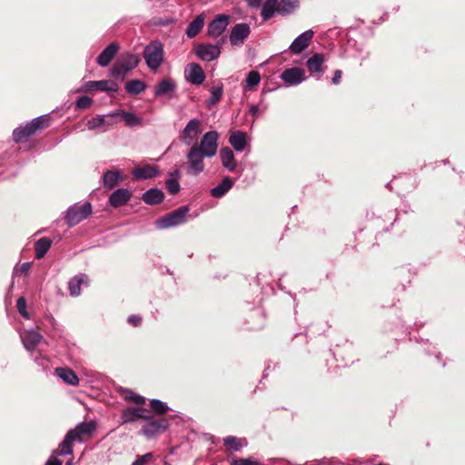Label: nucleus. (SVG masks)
Masks as SVG:
<instances>
[{
  "label": "nucleus",
  "instance_id": "ddd939ff",
  "mask_svg": "<svg viewBox=\"0 0 465 465\" xmlns=\"http://www.w3.org/2000/svg\"><path fill=\"white\" fill-rule=\"evenodd\" d=\"M94 90L116 92L118 90V84L112 80L87 81L82 84L78 92H91Z\"/></svg>",
  "mask_w": 465,
  "mask_h": 465
},
{
  "label": "nucleus",
  "instance_id": "f257e3e1",
  "mask_svg": "<svg viewBox=\"0 0 465 465\" xmlns=\"http://www.w3.org/2000/svg\"><path fill=\"white\" fill-rule=\"evenodd\" d=\"M140 63L137 54L126 53L122 54L110 69L111 76L124 80L128 72L135 68Z\"/></svg>",
  "mask_w": 465,
  "mask_h": 465
},
{
  "label": "nucleus",
  "instance_id": "c9c22d12",
  "mask_svg": "<svg viewBox=\"0 0 465 465\" xmlns=\"http://www.w3.org/2000/svg\"><path fill=\"white\" fill-rule=\"evenodd\" d=\"M232 184L233 182L232 179L230 177H225L220 184L212 189L211 194L216 198L222 197L232 187Z\"/></svg>",
  "mask_w": 465,
  "mask_h": 465
},
{
  "label": "nucleus",
  "instance_id": "a19ab883",
  "mask_svg": "<svg viewBox=\"0 0 465 465\" xmlns=\"http://www.w3.org/2000/svg\"><path fill=\"white\" fill-rule=\"evenodd\" d=\"M32 264L33 263H16L12 273L13 281L21 277L26 278Z\"/></svg>",
  "mask_w": 465,
  "mask_h": 465
},
{
  "label": "nucleus",
  "instance_id": "4d7b16f0",
  "mask_svg": "<svg viewBox=\"0 0 465 465\" xmlns=\"http://www.w3.org/2000/svg\"><path fill=\"white\" fill-rule=\"evenodd\" d=\"M341 74H342V73H341V70H336V71L334 72V75H333V77H332V83H333L334 84H340V81H341Z\"/></svg>",
  "mask_w": 465,
  "mask_h": 465
},
{
  "label": "nucleus",
  "instance_id": "cd10ccee",
  "mask_svg": "<svg viewBox=\"0 0 465 465\" xmlns=\"http://www.w3.org/2000/svg\"><path fill=\"white\" fill-rule=\"evenodd\" d=\"M324 55L322 54H314L307 62L306 66L311 74L322 73V64L324 63Z\"/></svg>",
  "mask_w": 465,
  "mask_h": 465
},
{
  "label": "nucleus",
  "instance_id": "9d476101",
  "mask_svg": "<svg viewBox=\"0 0 465 465\" xmlns=\"http://www.w3.org/2000/svg\"><path fill=\"white\" fill-rule=\"evenodd\" d=\"M230 24V15H218L213 19L207 26V35L211 38L221 36Z\"/></svg>",
  "mask_w": 465,
  "mask_h": 465
},
{
  "label": "nucleus",
  "instance_id": "bf43d9fd",
  "mask_svg": "<svg viewBox=\"0 0 465 465\" xmlns=\"http://www.w3.org/2000/svg\"><path fill=\"white\" fill-rule=\"evenodd\" d=\"M122 112L123 111H121V110H115V111H114V112H112V113H110V114H108L106 115H107L108 118L109 117H115V116H118V115H122Z\"/></svg>",
  "mask_w": 465,
  "mask_h": 465
},
{
  "label": "nucleus",
  "instance_id": "7c9ffc66",
  "mask_svg": "<svg viewBox=\"0 0 465 465\" xmlns=\"http://www.w3.org/2000/svg\"><path fill=\"white\" fill-rule=\"evenodd\" d=\"M223 445L228 448V451L239 452L247 445L245 439H240L235 436H227L223 439Z\"/></svg>",
  "mask_w": 465,
  "mask_h": 465
},
{
  "label": "nucleus",
  "instance_id": "79ce46f5",
  "mask_svg": "<svg viewBox=\"0 0 465 465\" xmlns=\"http://www.w3.org/2000/svg\"><path fill=\"white\" fill-rule=\"evenodd\" d=\"M223 88L222 85L213 86L210 90V97L206 101L208 107L215 105L222 98Z\"/></svg>",
  "mask_w": 465,
  "mask_h": 465
},
{
  "label": "nucleus",
  "instance_id": "603ef678",
  "mask_svg": "<svg viewBox=\"0 0 465 465\" xmlns=\"http://www.w3.org/2000/svg\"><path fill=\"white\" fill-rule=\"evenodd\" d=\"M127 322L134 327H137L142 323V317L134 314L130 315L127 318Z\"/></svg>",
  "mask_w": 465,
  "mask_h": 465
},
{
  "label": "nucleus",
  "instance_id": "13d9d810",
  "mask_svg": "<svg viewBox=\"0 0 465 465\" xmlns=\"http://www.w3.org/2000/svg\"><path fill=\"white\" fill-rule=\"evenodd\" d=\"M249 6L257 8L262 5V0H246Z\"/></svg>",
  "mask_w": 465,
  "mask_h": 465
},
{
  "label": "nucleus",
  "instance_id": "6e6d98bb",
  "mask_svg": "<svg viewBox=\"0 0 465 465\" xmlns=\"http://www.w3.org/2000/svg\"><path fill=\"white\" fill-rule=\"evenodd\" d=\"M45 465H63V463L62 460L52 456L45 461Z\"/></svg>",
  "mask_w": 465,
  "mask_h": 465
},
{
  "label": "nucleus",
  "instance_id": "0e129e2a",
  "mask_svg": "<svg viewBox=\"0 0 465 465\" xmlns=\"http://www.w3.org/2000/svg\"><path fill=\"white\" fill-rule=\"evenodd\" d=\"M420 342H424V344H427V343H429V340H423V339H421Z\"/></svg>",
  "mask_w": 465,
  "mask_h": 465
},
{
  "label": "nucleus",
  "instance_id": "e2e57ef3",
  "mask_svg": "<svg viewBox=\"0 0 465 465\" xmlns=\"http://www.w3.org/2000/svg\"><path fill=\"white\" fill-rule=\"evenodd\" d=\"M440 358H441V354H440V352H438V353L436 354V359L440 361Z\"/></svg>",
  "mask_w": 465,
  "mask_h": 465
},
{
  "label": "nucleus",
  "instance_id": "4c0bfd02",
  "mask_svg": "<svg viewBox=\"0 0 465 465\" xmlns=\"http://www.w3.org/2000/svg\"><path fill=\"white\" fill-rule=\"evenodd\" d=\"M146 89V84L138 79L128 81L125 84V90L133 95L139 94Z\"/></svg>",
  "mask_w": 465,
  "mask_h": 465
},
{
  "label": "nucleus",
  "instance_id": "de8ad7c7",
  "mask_svg": "<svg viewBox=\"0 0 465 465\" xmlns=\"http://www.w3.org/2000/svg\"><path fill=\"white\" fill-rule=\"evenodd\" d=\"M27 303L25 297L21 296L16 301V308L18 312L25 319H30L29 312L26 310Z\"/></svg>",
  "mask_w": 465,
  "mask_h": 465
},
{
  "label": "nucleus",
  "instance_id": "f704fd0d",
  "mask_svg": "<svg viewBox=\"0 0 465 465\" xmlns=\"http://www.w3.org/2000/svg\"><path fill=\"white\" fill-rule=\"evenodd\" d=\"M94 429H95V425L94 424V422L82 421V422L78 423L74 429H71L69 430L71 432H73V434L74 435V437L77 440H80V437L82 435L91 434L94 430Z\"/></svg>",
  "mask_w": 465,
  "mask_h": 465
},
{
  "label": "nucleus",
  "instance_id": "f8f14e48",
  "mask_svg": "<svg viewBox=\"0 0 465 465\" xmlns=\"http://www.w3.org/2000/svg\"><path fill=\"white\" fill-rule=\"evenodd\" d=\"M200 134L201 121L196 118L191 119L182 131V142L186 145H193Z\"/></svg>",
  "mask_w": 465,
  "mask_h": 465
},
{
  "label": "nucleus",
  "instance_id": "c85d7f7f",
  "mask_svg": "<svg viewBox=\"0 0 465 465\" xmlns=\"http://www.w3.org/2000/svg\"><path fill=\"white\" fill-rule=\"evenodd\" d=\"M229 143L236 152H242L246 146V134L242 131L232 132Z\"/></svg>",
  "mask_w": 465,
  "mask_h": 465
},
{
  "label": "nucleus",
  "instance_id": "0eeeda50",
  "mask_svg": "<svg viewBox=\"0 0 465 465\" xmlns=\"http://www.w3.org/2000/svg\"><path fill=\"white\" fill-rule=\"evenodd\" d=\"M205 154L200 153L198 148L191 146L189 149L186 159H187V173L191 175H198L204 171Z\"/></svg>",
  "mask_w": 465,
  "mask_h": 465
},
{
  "label": "nucleus",
  "instance_id": "a18cd8bd",
  "mask_svg": "<svg viewBox=\"0 0 465 465\" xmlns=\"http://www.w3.org/2000/svg\"><path fill=\"white\" fill-rule=\"evenodd\" d=\"M122 116L129 126H136L142 123V119L131 112H122Z\"/></svg>",
  "mask_w": 465,
  "mask_h": 465
},
{
  "label": "nucleus",
  "instance_id": "69168bd1",
  "mask_svg": "<svg viewBox=\"0 0 465 465\" xmlns=\"http://www.w3.org/2000/svg\"><path fill=\"white\" fill-rule=\"evenodd\" d=\"M424 350H425V351H426L427 353H430V352H431V351H430V349H429V348H428V349H427V348H425Z\"/></svg>",
  "mask_w": 465,
  "mask_h": 465
},
{
  "label": "nucleus",
  "instance_id": "6ab92c4d",
  "mask_svg": "<svg viewBox=\"0 0 465 465\" xmlns=\"http://www.w3.org/2000/svg\"><path fill=\"white\" fill-rule=\"evenodd\" d=\"M89 285V277L84 273H79L74 276L68 282L69 292L73 297H78L81 294V287Z\"/></svg>",
  "mask_w": 465,
  "mask_h": 465
},
{
  "label": "nucleus",
  "instance_id": "a211bd4d",
  "mask_svg": "<svg viewBox=\"0 0 465 465\" xmlns=\"http://www.w3.org/2000/svg\"><path fill=\"white\" fill-rule=\"evenodd\" d=\"M186 80L193 84H201L205 79L203 68L194 63L189 64L184 71Z\"/></svg>",
  "mask_w": 465,
  "mask_h": 465
},
{
  "label": "nucleus",
  "instance_id": "f03ea898",
  "mask_svg": "<svg viewBox=\"0 0 465 465\" xmlns=\"http://www.w3.org/2000/svg\"><path fill=\"white\" fill-rule=\"evenodd\" d=\"M49 118L47 115H41L35 118L25 126L17 127L13 132L15 142L19 143L34 134L37 130L48 126Z\"/></svg>",
  "mask_w": 465,
  "mask_h": 465
},
{
  "label": "nucleus",
  "instance_id": "393cba45",
  "mask_svg": "<svg viewBox=\"0 0 465 465\" xmlns=\"http://www.w3.org/2000/svg\"><path fill=\"white\" fill-rule=\"evenodd\" d=\"M220 156L223 166L231 172L236 170L237 162L234 157L233 152L229 147H224L220 151Z\"/></svg>",
  "mask_w": 465,
  "mask_h": 465
},
{
  "label": "nucleus",
  "instance_id": "aec40b11",
  "mask_svg": "<svg viewBox=\"0 0 465 465\" xmlns=\"http://www.w3.org/2000/svg\"><path fill=\"white\" fill-rule=\"evenodd\" d=\"M281 78L289 85H297L306 79L304 76V71L298 67L283 71Z\"/></svg>",
  "mask_w": 465,
  "mask_h": 465
},
{
  "label": "nucleus",
  "instance_id": "7ed1b4c3",
  "mask_svg": "<svg viewBox=\"0 0 465 465\" xmlns=\"http://www.w3.org/2000/svg\"><path fill=\"white\" fill-rule=\"evenodd\" d=\"M163 48L160 42L153 41L144 47L143 58L151 70H157L163 61Z\"/></svg>",
  "mask_w": 465,
  "mask_h": 465
},
{
  "label": "nucleus",
  "instance_id": "bb28decb",
  "mask_svg": "<svg viewBox=\"0 0 465 465\" xmlns=\"http://www.w3.org/2000/svg\"><path fill=\"white\" fill-rule=\"evenodd\" d=\"M158 170L153 165H143L136 167L133 170V175L135 179H150L157 176Z\"/></svg>",
  "mask_w": 465,
  "mask_h": 465
},
{
  "label": "nucleus",
  "instance_id": "5fc2aeb1",
  "mask_svg": "<svg viewBox=\"0 0 465 465\" xmlns=\"http://www.w3.org/2000/svg\"><path fill=\"white\" fill-rule=\"evenodd\" d=\"M157 270L162 273V274H170V275H173L174 274V271L173 269H171L170 267H168L167 265L163 264V263H159V266L157 268Z\"/></svg>",
  "mask_w": 465,
  "mask_h": 465
},
{
  "label": "nucleus",
  "instance_id": "8fccbe9b",
  "mask_svg": "<svg viewBox=\"0 0 465 465\" xmlns=\"http://www.w3.org/2000/svg\"><path fill=\"white\" fill-rule=\"evenodd\" d=\"M153 457V454L152 452H147L143 455H137L132 465H145Z\"/></svg>",
  "mask_w": 465,
  "mask_h": 465
},
{
  "label": "nucleus",
  "instance_id": "1a4fd4ad",
  "mask_svg": "<svg viewBox=\"0 0 465 465\" xmlns=\"http://www.w3.org/2000/svg\"><path fill=\"white\" fill-rule=\"evenodd\" d=\"M169 428V421L166 419L151 420L143 425L141 434L147 439H153L164 432Z\"/></svg>",
  "mask_w": 465,
  "mask_h": 465
},
{
  "label": "nucleus",
  "instance_id": "052dcab7",
  "mask_svg": "<svg viewBox=\"0 0 465 465\" xmlns=\"http://www.w3.org/2000/svg\"><path fill=\"white\" fill-rule=\"evenodd\" d=\"M259 112V107L258 105H252L251 108H250V113L253 115L257 114Z\"/></svg>",
  "mask_w": 465,
  "mask_h": 465
},
{
  "label": "nucleus",
  "instance_id": "864d4df0",
  "mask_svg": "<svg viewBox=\"0 0 465 465\" xmlns=\"http://www.w3.org/2000/svg\"><path fill=\"white\" fill-rule=\"evenodd\" d=\"M34 361L38 366L42 367L43 370H46L47 369V364H48V359L47 358H45L44 356H36L35 358Z\"/></svg>",
  "mask_w": 465,
  "mask_h": 465
},
{
  "label": "nucleus",
  "instance_id": "680f3d73",
  "mask_svg": "<svg viewBox=\"0 0 465 465\" xmlns=\"http://www.w3.org/2000/svg\"><path fill=\"white\" fill-rule=\"evenodd\" d=\"M172 176H180V171L175 170L173 173H170Z\"/></svg>",
  "mask_w": 465,
  "mask_h": 465
},
{
  "label": "nucleus",
  "instance_id": "2f4dec72",
  "mask_svg": "<svg viewBox=\"0 0 465 465\" xmlns=\"http://www.w3.org/2000/svg\"><path fill=\"white\" fill-rule=\"evenodd\" d=\"M204 25V15L203 14H201L195 17L194 20H193L186 30V35L188 38H193L196 36L200 31L203 29Z\"/></svg>",
  "mask_w": 465,
  "mask_h": 465
},
{
  "label": "nucleus",
  "instance_id": "2eb2a0df",
  "mask_svg": "<svg viewBox=\"0 0 465 465\" xmlns=\"http://www.w3.org/2000/svg\"><path fill=\"white\" fill-rule=\"evenodd\" d=\"M313 35H314V32L311 29L301 34L291 44L290 51L294 54H298L302 53L303 50H305L309 46V45L312 42V39L313 37Z\"/></svg>",
  "mask_w": 465,
  "mask_h": 465
},
{
  "label": "nucleus",
  "instance_id": "e433bc0d",
  "mask_svg": "<svg viewBox=\"0 0 465 465\" xmlns=\"http://www.w3.org/2000/svg\"><path fill=\"white\" fill-rule=\"evenodd\" d=\"M278 5V14L287 15L299 6V0H281Z\"/></svg>",
  "mask_w": 465,
  "mask_h": 465
},
{
  "label": "nucleus",
  "instance_id": "49530a36",
  "mask_svg": "<svg viewBox=\"0 0 465 465\" xmlns=\"http://www.w3.org/2000/svg\"><path fill=\"white\" fill-rule=\"evenodd\" d=\"M230 465H262L261 462L253 460L252 458H238L233 457L231 460Z\"/></svg>",
  "mask_w": 465,
  "mask_h": 465
},
{
  "label": "nucleus",
  "instance_id": "338daca9",
  "mask_svg": "<svg viewBox=\"0 0 465 465\" xmlns=\"http://www.w3.org/2000/svg\"><path fill=\"white\" fill-rule=\"evenodd\" d=\"M66 465H72V462H71V461H68V462L66 463Z\"/></svg>",
  "mask_w": 465,
  "mask_h": 465
},
{
  "label": "nucleus",
  "instance_id": "4468645a",
  "mask_svg": "<svg viewBox=\"0 0 465 465\" xmlns=\"http://www.w3.org/2000/svg\"><path fill=\"white\" fill-rule=\"evenodd\" d=\"M20 337L25 349L29 352L34 351L44 340L43 335L33 329L25 330L20 333Z\"/></svg>",
  "mask_w": 465,
  "mask_h": 465
},
{
  "label": "nucleus",
  "instance_id": "3c124183",
  "mask_svg": "<svg viewBox=\"0 0 465 465\" xmlns=\"http://www.w3.org/2000/svg\"><path fill=\"white\" fill-rule=\"evenodd\" d=\"M93 104V100L88 96H81L76 101V106L79 109L88 108Z\"/></svg>",
  "mask_w": 465,
  "mask_h": 465
},
{
  "label": "nucleus",
  "instance_id": "9b49d317",
  "mask_svg": "<svg viewBox=\"0 0 465 465\" xmlns=\"http://www.w3.org/2000/svg\"><path fill=\"white\" fill-rule=\"evenodd\" d=\"M251 34L250 25L246 23H239L232 27L229 41L232 45H242Z\"/></svg>",
  "mask_w": 465,
  "mask_h": 465
},
{
  "label": "nucleus",
  "instance_id": "ea45409f",
  "mask_svg": "<svg viewBox=\"0 0 465 465\" xmlns=\"http://www.w3.org/2000/svg\"><path fill=\"white\" fill-rule=\"evenodd\" d=\"M51 246V241L48 238H41L35 243V259H42Z\"/></svg>",
  "mask_w": 465,
  "mask_h": 465
},
{
  "label": "nucleus",
  "instance_id": "b1692460",
  "mask_svg": "<svg viewBox=\"0 0 465 465\" xmlns=\"http://www.w3.org/2000/svg\"><path fill=\"white\" fill-rule=\"evenodd\" d=\"M55 373L63 381L71 386H76L79 383V378L75 372L68 368L58 367Z\"/></svg>",
  "mask_w": 465,
  "mask_h": 465
},
{
  "label": "nucleus",
  "instance_id": "423d86ee",
  "mask_svg": "<svg viewBox=\"0 0 465 465\" xmlns=\"http://www.w3.org/2000/svg\"><path fill=\"white\" fill-rule=\"evenodd\" d=\"M91 213L92 205L90 203H84L82 205L74 204L67 209L64 220L68 226L72 227L86 219Z\"/></svg>",
  "mask_w": 465,
  "mask_h": 465
},
{
  "label": "nucleus",
  "instance_id": "412c9836",
  "mask_svg": "<svg viewBox=\"0 0 465 465\" xmlns=\"http://www.w3.org/2000/svg\"><path fill=\"white\" fill-rule=\"evenodd\" d=\"M78 440L73 432L68 430L64 437V440L59 444L58 450H53V454H56L59 456H67L71 455L74 450L73 443L74 441Z\"/></svg>",
  "mask_w": 465,
  "mask_h": 465
},
{
  "label": "nucleus",
  "instance_id": "a878e982",
  "mask_svg": "<svg viewBox=\"0 0 465 465\" xmlns=\"http://www.w3.org/2000/svg\"><path fill=\"white\" fill-rule=\"evenodd\" d=\"M123 179V173L120 170L107 171L103 175V184L107 190L115 187Z\"/></svg>",
  "mask_w": 465,
  "mask_h": 465
},
{
  "label": "nucleus",
  "instance_id": "5701e85b",
  "mask_svg": "<svg viewBox=\"0 0 465 465\" xmlns=\"http://www.w3.org/2000/svg\"><path fill=\"white\" fill-rule=\"evenodd\" d=\"M119 50V45L115 42L111 43L97 57V64L102 66H107Z\"/></svg>",
  "mask_w": 465,
  "mask_h": 465
},
{
  "label": "nucleus",
  "instance_id": "dca6fc26",
  "mask_svg": "<svg viewBox=\"0 0 465 465\" xmlns=\"http://www.w3.org/2000/svg\"><path fill=\"white\" fill-rule=\"evenodd\" d=\"M176 90V83L172 78H164L161 80L154 87V95L156 97L166 96L172 99Z\"/></svg>",
  "mask_w": 465,
  "mask_h": 465
},
{
  "label": "nucleus",
  "instance_id": "473e14b6",
  "mask_svg": "<svg viewBox=\"0 0 465 465\" xmlns=\"http://www.w3.org/2000/svg\"><path fill=\"white\" fill-rule=\"evenodd\" d=\"M278 0H265L261 13L262 19L265 21L271 19L275 13H278Z\"/></svg>",
  "mask_w": 465,
  "mask_h": 465
},
{
  "label": "nucleus",
  "instance_id": "c03bdc74",
  "mask_svg": "<svg viewBox=\"0 0 465 465\" xmlns=\"http://www.w3.org/2000/svg\"><path fill=\"white\" fill-rule=\"evenodd\" d=\"M150 407L156 414H163L170 410L165 402L158 399H152L150 401Z\"/></svg>",
  "mask_w": 465,
  "mask_h": 465
},
{
  "label": "nucleus",
  "instance_id": "4be33fe9",
  "mask_svg": "<svg viewBox=\"0 0 465 465\" xmlns=\"http://www.w3.org/2000/svg\"><path fill=\"white\" fill-rule=\"evenodd\" d=\"M132 193L125 188H120L114 191L109 197V203L113 207L124 205L131 198Z\"/></svg>",
  "mask_w": 465,
  "mask_h": 465
},
{
  "label": "nucleus",
  "instance_id": "72a5a7b5",
  "mask_svg": "<svg viewBox=\"0 0 465 465\" xmlns=\"http://www.w3.org/2000/svg\"><path fill=\"white\" fill-rule=\"evenodd\" d=\"M114 124L113 120L108 119L107 115H97L91 118L87 122V127L89 130H94L104 126H112Z\"/></svg>",
  "mask_w": 465,
  "mask_h": 465
},
{
  "label": "nucleus",
  "instance_id": "58836bf2",
  "mask_svg": "<svg viewBox=\"0 0 465 465\" xmlns=\"http://www.w3.org/2000/svg\"><path fill=\"white\" fill-rule=\"evenodd\" d=\"M119 392L124 394V400L133 401L136 405H143L145 402L144 397L134 393L132 390L127 388H120Z\"/></svg>",
  "mask_w": 465,
  "mask_h": 465
},
{
  "label": "nucleus",
  "instance_id": "c756f323",
  "mask_svg": "<svg viewBox=\"0 0 465 465\" xmlns=\"http://www.w3.org/2000/svg\"><path fill=\"white\" fill-rule=\"evenodd\" d=\"M163 193L157 188H152L143 193L142 199L147 204H157L163 201Z\"/></svg>",
  "mask_w": 465,
  "mask_h": 465
},
{
  "label": "nucleus",
  "instance_id": "37998d69",
  "mask_svg": "<svg viewBox=\"0 0 465 465\" xmlns=\"http://www.w3.org/2000/svg\"><path fill=\"white\" fill-rule=\"evenodd\" d=\"M261 82V75L257 71H251L247 74L245 80V90H252L253 87L259 85Z\"/></svg>",
  "mask_w": 465,
  "mask_h": 465
},
{
  "label": "nucleus",
  "instance_id": "39448f33",
  "mask_svg": "<svg viewBox=\"0 0 465 465\" xmlns=\"http://www.w3.org/2000/svg\"><path fill=\"white\" fill-rule=\"evenodd\" d=\"M189 207L187 205L182 206L158 219L155 223L156 227L163 230L183 224L186 222Z\"/></svg>",
  "mask_w": 465,
  "mask_h": 465
},
{
  "label": "nucleus",
  "instance_id": "f3484780",
  "mask_svg": "<svg viewBox=\"0 0 465 465\" xmlns=\"http://www.w3.org/2000/svg\"><path fill=\"white\" fill-rule=\"evenodd\" d=\"M146 411V409L141 407V408H134V407H126L123 410L121 413V420L122 422L124 423H133L136 421L138 419H144L147 420L150 418V416L144 414L143 412Z\"/></svg>",
  "mask_w": 465,
  "mask_h": 465
},
{
  "label": "nucleus",
  "instance_id": "20e7f679",
  "mask_svg": "<svg viewBox=\"0 0 465 465\" xmlns=\"http://www.w3.org/2000/svg\"><path fill=\"white\" fill-rule=\"evenodd\" d=\"M219 134L216 131H209L205 133L199 143H193V148L205 154L206 158H212L216 155L218 151Z\"/></svg>",
  "mask_w": 465,
  "mask_h": 465
},
{
  "label": "nucleus",
  "instance_id": "09e8293b",
  "mask_svg": "<svg viewBox=\"0 0 465 465\" xmlns=\"http://www.w3.org/2000/svg\"><path fill=\"white\" fill-rule=\"evenodd\" d=\"M166 188L171 194H175L180 191V184L177 178H169L166 181Z\"/></svg>",
  "mask_w": 465,
  "mask_h": 465
},
{
  "label": "nucleus",
  "instance_id": "6e6552de",
  "mask_svg": "<svg viewBox=\"0 0 465 465\" xmlns=\"http://www.w3.org/2000/svg\"><path fill=\"white\" fill-rule=\"evenodd\" d=\"M225 42V37H222L215 45L202 44L195 49L196 55L203 61L211 62L217 59L221 54V45Z\"/></svg>",
  "mask_w": 465,
  "mask_h": 465
}]
</instances>
